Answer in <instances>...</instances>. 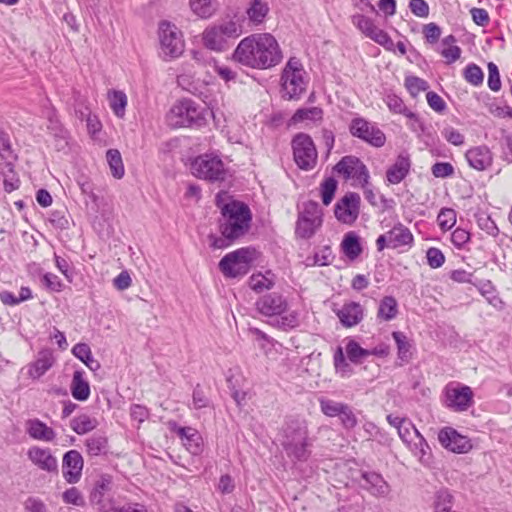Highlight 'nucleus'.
I'll list each match as a JSON object with an SVG mask.
<instances>
[{
	"label": "nucleus",
	"instance_id": "62",
	"mask_svg": "<svg viewBox=\"0 0 512 512\" xmlns=\"http://www.w3.org/2000/svg\"><path fill=\"white\" fill-rule=\"evenodd\" d=\"M426 99L429 107L435 112L442 113L446 109L445 101L436 92L428 91L426 94Z\"/></svg>",
	"mask_w": 512,
	"mask_h": 512
},
{
	"label": "nucleus",
	"instance_id": "8",
	"mask_svg": "<svg viewBox=\"0 0 512 512\" xmlns=\"http://www.w3.org/2000/svg\"><path fill=\"white\" fill-rule=\"evenodd\" d=\"M160 54L165 60L179 57L184 51V40L178 27L168 21L159 23Z\"/></svg>",
	"mask_w": 512,
	"mask_h": 512
},
{
	"label": "nucleus",
	"instance_id": "52",
	"mask_svg": "<svg viewBox=\"0 0 512 512\" xmlns=\"http://www.w3.org/2000/svg\"><path fill=\"white\" fill-rule=\"evenodd\" d=\"M337 189V181L333 177H329L321 184V197L324 205L328 206L335 195Z\"/></svg>",
	"mask_w": 512,
	"mask_h": 512
},
{
	"label": "nucleus",
	"instance_id": "33",
	"mask_svg": "<svg viewBox=\"0 0 512 512\" xmlns=\"http://www.w3.org/2000/svg\"><path fill=\"white\" fill-rule=\"evenodd\" d=\"M454 497L447 489L438 490L433 497L434 512H455L452 510Z\"/></svg>",
	"mask_w": 512,
	"mask_h": 512
},
{
	"label": "nucleus",
	"instance_id": "58",
	"mask_svg": "<svg viewBox=\"0 0 512 512\" xmlns=\"http://www.w3.org/2000/svg\"><path fill=\"white\" fill-rule=\"evenodd\" d=\"M408 446L411 448L413 454L420 460L424 458L430 449L429 445L421 434H419L415 440H413L412 444Z\"/></svg>",
	"mask_w": 512,
	"mask_h": 512
},
{
	"label": "nucleus",
	"instance_id": "32",
	"mask_svg": "<svg viewBox=\"0 0 512 512\" xmlns=\"http://www.w3.org/2000/svg\"><path fill=\"white\" fill-rule=\"evenodd\" d=\"M73 355L82 361L91 371H97L100 363L94 359L91 349L86 343H78L72 348Z\"/></svg>",
	"mask_w": 512,
	"mask_h": 512
},
{
	"label": "nucleus",
	"instance_id": "53",
	"mask_svg": "<svg viewBox=\"0 0 512 512\" xmlns=\"http://www.w3.org/2000/svg\"><path fill=\"white\" fill-rule=\"evenodd\" d=\"M210 405V400L206 396L204 390L200 386V384H197L192 393V405L191 407L194 409H202L206 408Z\"/></svg>",
	"mask_w": 512,
	"mask_h": 512
},
{
	"label": "nucleus",
	"instance_id": "22",
	"mask_svg": "<svg viewBox=\"0 0 512 512\" xmlns=\"http://www.w3.org/2000/svg\"><path fill=\"white\" fill-rule=\"evenodd\" d=\"M465 158L470 167L478 171L486 170L493 162L492 152L485 145L470 148L465 153Z\"/></svg>",
	"mask_w": 512,
	"mask_h": 512
},
{
	"label": "nucleus",
	"instance_id": "2",
	"mask_svg": "<svg viewBox=\"0 0 512 512\" xmlns=\"http://www.w3.org/2000/svg\"><path fill=\"white\" fill-rule=\"evenodd\" d=\"M279 441L292 462H306L310 458L312 439L304 418L287 417L279 431Z\"/></svg>",
	"mask_w": 512,
	"mask_h": 512
},
{
	"label": "nucleus",
	"instance_id": "54",
	"mask_svg": "<svg viewBox=\"0 0 512 512\" xmlns=\"http://www.w3.org/2000/svg\"><path fill=\"white\" fill-rule=\"evenodd\" d=\"M488 68V87L494 91L497 92L501 88V80H500V74L498 67L495 63L489 62L487 65Z\"/></svg>",
	"mask_w": 512,
	"mask_h": 512
},
{
	"label": "nucleus",
	"instance_id": "16",
	"mask_svg": "<svg viewBox=\"0 0 512 512\" xmlns=\"http://www.w3.org/2000/svg\"><path fill=\"white\" fill-rule=\"evenodd\" d=\"M360 196L357 193H347L335 205L336 218L345 224H351L356 221L359 215Z\"/></svg>",
	"mask_w": 512,
	"mask_h": 512
},
{
	"label": "nucleus",
	"instance_id": "19",
	"mask_svg": "<svg viewBox=\"0 0 512 512\" xmlns=\"http://www.w3.org/2000/svg\"><path fill=\"white\" fill-rule=\"evenodd\" d=\"M360 485L372 496L377 498H386L391 492L390 485L381 474L374 471L361 472Z\"/></svg>",
	"mask_w": 512,
	"mask_h": 512
},
{
	"label": "nucleus",
	"instance_id": "14",
	"mask_svg": "<svg viewBox=\"0 0 512 512\" xmlns=\"http://www.w3.org/2000/svg\"><path fill=\"white\" fill-rule=\"evenodd\" d=\"M349 131L352 136L374 147H382L386 142L385 134L375 124L362 117L352 119L349 125Z\"/></svg>",
	"mask_w": 512,
	"mask_h": 512
},
{
	"label": "nucleus",
	"instance_id": "9",
	"mask_svg": "<svg viewBox=\"0 0 512 512\" xmlns=\"http://www.w3.org/2000/svg\"><path fill=\"white\" fill-rule=\"evenodd\" d=\"M239 34V26L233 21H226L206 28L202 37L203 44L210 50L221 52L227 48L228 40Z\"/></svg>",
	"mask_w": 512,
	"mask_h": 512
},
{
	"label": "nucleus",
	"instance_id": "27",
	"mask_svg": "<svg viewBox=\"0 0 512 512\" xmlns=\"http://www.w3.org/2000/svg\"><path fill=\"white\" fill-rule=\"evenodd\" d=\"M389 248L397 249L403 246H412L414 238L413 234L402 223L396 224L391 230L387 232Z\"/></svg>",
	"mask_w": 512,
	"mask_h": 512
},
{
	"label": "nucleus",
	"instance_id": "50",
	"mask_svg": "<svg viewBox=\"0 0 512 512\" xmlns=\"http://www.w3.org/2000/svg\"><path fill=\"white\" fill-rule=\"evenodd\" d=\"M319 404H320L322 413L328 417L338 416L339 413H341V410L343 409V407L345 406L344 403L337 402V401L327 399V398H320Z\"/></svg>",
	"mask_w": 512,
	"mask_h": 512
},
{
	"label": "nucleus",
	"instance_id": "29",
	"mask_svg": "<svg viewBox=\"0 0 512 512\" xmlns=\"http://www.w3.org/2000/svg\"><path fill=\"white\" fill-rule=\"evenodd\" d=\"M83 370H76L70 385L71 394L78 401H86L90 396V385Z\"/></svg>",
	"mask_w": 512,
	"mask_h": 512
},
{
	"label": "nucleus",
	"instance_id": "60",
	"mask_svg": "<svg viewBox=\"0 0 512 512\" xmlns=\"http://www.w3.org/2000/svg\"><path fill=\"white\" fill-rule=\"evenodd\" d=\"M442 136L446 141L455 146H461L464 144V135L461 134L457 129L453 127H446L442 130Z\"/></svg>",
	"mask_w": 512,
	"mask_h": 512
},
{
	"label": "nucleus",
	"instance_id": "28",
	"mask_svg": "<svg viewBox=\"0 0 512 512\" xmlns=\"http://www.w3.org/2000/svg\"><path fill=\"white\" fill-rule=\"evenodd\" d=\"M54 364V357L51 351L43 350L38 354L37 359L28 365L27 373L32 379L43 376Z\"/></svg>",
	"mask_w": 512,
	"mask_h": 512
},
{
	"label": "nucleus",
	"instance_id": "7",
	"mask_svg": "<svg viewBox=\"0 0 512 512\" xmlns=\"http://www.w3.org/2000/svg\"><path fill=\"white\" fill-rule=\"evenodd\" d=\"M194 176L209 182H222L226 179L228 169L222 159L214 154H203L194 159L191 164Z\"/></svg>",
	"mask_w": 512,
	"mask_h": 512
},
{
	"label": "nucleus",
	"instance_id": "13",
	"mask_svg": "<svg viewBox=\"0 0 512 512\" xmlns=\"http://www.w3.org/2000/svg\"><path fill=\"white\" fill-rule=\"evenodd\" d=\"M334 171L342 175L345 180L352 179L361 187L368 186L369 184V171L366 165L356 156L348 155L335 165Z\"/></svg>",
	"mask_w": 512,
	"mask_h": 512
},
{
	"label": "nucleus",
	"instance_id": "42",
	"mask_svg": "<svg viewBox=\"0 0 512 512\" xmlns=\"http://www.w3.org/2000/svg\"><path fill=\"white\" fill-rule=\"evenodd\" d=\"M106 158L113 177L121 179L124 176V165L120 152L117 149H109Z\"/></svg>",
	"mask_w": 512,
	"mask_h": 512
},
{
	"label": "nucleus",
	"instance_id": "51",
	"mask_svg": "<svg viewBox=\"0 0 512 512\" xmlns=\"http://www.w3.org/2000/svg\"><path fill=\"white\" fill-rule=\"evenodd\" d=\"M397 431L401 440L407 445H411L413 440L420 434L409 420L400 425Z\"/></svg>",
	"mask_w": 512,
	"mask_h": 512
},
{
	"label": "nucleus",
	"instance_id": "48",
	"mask_svg": "<svg viewBox=\"0 0 512 512\" xmlns=\"http://www.w3.org/2000/svg\"><path fill=\"white\" fill-rule=\"evenodd\" d=\"M463 76L468 83L474 86L481 85L484 80L482 69L474 63H470L465 67Z\"/></svg>",
	"mask_w": 512,
	"mask_h": 512
},
{
	"label": "nucleus",
	"instance_id": "34",
	"mask_svg": "<svg viewBox=\"0 0 512 512\" xmlns=\"http://www.w3.org/2000/svg\"><path fill=\"white\" fill-rule=\"evenodd\" d=\"M112 485V478L109 475H101L95 482L94 487L90 494V500L93 503L100 504L103 501L104 495L110 491Z\"/></svg>",
	"mask_w": 512,
	"mask_h": 512
},
{
	"label": "nucleus",
	"instance_id": "17",
	"mask_svg": "<svg viewBox=\"0 0 512 512\" xmlns=\"http://www.w3.org/2000/svg\"><path fill=\"white\" fill-rule=\"evenodd\" d=\"M440 444L451 452L462 454L472 449L470 439L461 435L452 427H445L438 433Z\"/></svg>",
	"mask_w": 512,
	"mask_h": 512
},
{
	"label": "nucleus",
	"instance_id": "1",
	"mask_svg": "<svg viewBox=\"0 0 512 512\" xmlns=\"http://www.w3.org/2000/svg\"><path fill=\"white\" fill-rule=\"evenodd\" d=\"M232 59L245 67L267 70L279 65L283 53L277 39L270 33H255L243 38Z\"/></svg>",
	"mask_w": 512,
	"mask_h": 512
},
{
	"label": "nucleus",
	"instance_id": "63",
	"mask_svg": "<svg viewBox=\"0 0 512 512\" xmlns=\"http://www.w3.org/2000/svg\"><path fill=\"white\" fill-rule=\"evenodd\" d=\"M478 226L485 231L487 234L491 236H497L499 233V229L496 226L495 222L487 215H480L477 218Z\"/></svg>",
	"mask_w": 512,
	"mask_h": 512
},
{
	"label": "nucleus",
	"instance_id": "24",
	"mask_svg": "<svg viewBox=\"0 0 512 512\" xmlns=\"http://www.w3.org/2000/svg\"><path fill=\"white\" fill-rule=\"evenodd\" d=\"M26 433L34 440L52 442L55 437V431L46 425L43 421L34 418L25 422Z\"/></svg>",
	"mask_w": 512,
	"mask_h": 512
},
{
	"label": "nucleus",
	"instance_id": "56",
	"mask_svg": "<svg viewBox=\"0 0 512 512\" xmlns=\"http://www.w3.org/2000/svg\"><path fill=\"white\" fill-rule=\"evenodd\" d=\"M431 172L436 178H448L454 175V167L448 162H436L431 167Z\"/></svg>",
	"mask_w": 512,
	"mask_h": 512
},
{
	"label": "nucleus",
	"instance_id": "46",
	"mask_svg": "<svg viewBox=\"0 0 512 512\" xmlns=\"http://www.w3.org/2000/svg\"><path fill=\"white\" fill-rule=\"evenodd\" d=\"M393 339L397 344L398 357L404 362H407L411 357V345L407 341V337L404 333L395 331L392 333Z\"/></svg>",
	"mask_w": 512,
	"mask_h": 512
},
{
	"label": "nucleus",
	"instance_id": "37",
	"mask_svg": "<svg viewBox=\"0 0 512 512\" xmlns=\"http://www.w3.org/2000/svg\"><path fill=\"white\" fill-rule=\"evenodd\" d=\"M108 100L110 108L114 114L122 118L125 115V109L127 106V96L123 91L112 90L108 92Z\"/></svg>",
	"mask_w": 512,
	"mask_h": 512
},
{
	"label": "nucleus",
	"instance_id": "36",
	"mask_svg": "<svg viewBox=\"0 0 512 512\" xmlns=\"http://www.w3.org/2000/svg\"><path fill=\"white\" fill-rule=\"evenodd\" d=\"M398 313V304L393 296H385L379 304L378 318L384 321H390L396 317Z\"/></svg>",
	"mask_w": 512,
	"mask_h": 512
},
{
	"label": "nucleus",
	"instance_id": "15",
	"mask_svg": "<svg viewBox=\"0 0 512 512\" xmlns=\"http://www.w3.org/2000/svg\"><path fill=\"white\" fill-rule=\"evenodd\" d=\"M473 403V392L469 386L449 384L445 388V404L456 412L466 411Z\"/></svg>",
	"mask_w": 512,
	"mask_h": 512
},
{
	"label": "nucleus",
	"instance_id": "31",
	"mask_svg": "<svg viewBox=\"0 0 512 512\" xmlns=\"http://www.w3.org/2000/svg\"><path fill=\"white\" fill-rule=\"evenodd\" d=\"M323 118V110L320 107L297 109L289 121V125H295L303 121L318 122Z\"/></svg>",
	"mask_w": 512,
	"mask_h": 512
},
{
	"label": "nucleus",
	"instance_id": "25",
	"mask_svg": "<svg viewBox=\"0 0 512 512\" xmlns=\"http://www.w3.org/2000/svg\"><path fill=\"white\" fill-rule=\"evenodd\" d=\"M177 435L181 438L184 446L192 455H199L203 451V439L199 432L191 427H180Z\"/></svg>",
	"mask_w": 512,
	"mask_h": 512
},
{
	"label": "nucleus",
	"instance_id": "57",
	"mask_svg": "<svg viewBox=\"0 0 512 512\" xmlns=\"http://www.w3.org/2000/svg\"><path fill=\"white\" fill-rule=\"evenodd\" d=\"M352 24L359 29L365 36L372 29L375 24L374 21L363 15V14H355L351 18Z\"/></svg>",
	"mask_w": 512,
	"mask_h": 512
},
{
	"label": "nucleus",
	"instance_id": "5",
	"mask_svg": "<svg viewBox=\"0 0 512 512\" xmlns=\"http://www.w3.org/2000/svg\"><path fill=\"white\" fill-rule=\"evenodd\" d=\"M208 111L191 99L176 102L167 115L171 127L200 128L207 122Z\"/></svg>",
	"mask_w": 512,
	"mask_h": 512
},
{
	"label": "nucleus",
	"instance_id": "38",
	"mask_svg": "<svg viewBox=\"0 0 512 512\" xmlns=\"http://www.w3.org/2000/svg\"><path fill=\"white\" fill-rule=\"evenodd\" d=\"M87 453L90 456H99L107 452V438L101 434H93L85 441Z\"/></svg>",
	"mask_w": 512,
	"mask_h": 512
},
{
	"label": "nucleus",
	"instance_id": "30",
	"mask_svg": "<svg viewBox=\"0 0 512 512\" xmlns=\"http://www.w3.org/2000/svg\"><path fill=\"white\" fill-rule=\"evenodd\" d=\"M341 248L346 257L350 260L356 259L362 253L359 236L351 231L345 234Z\"/></svg>",
	"mask_w": 512,
	"mask_h": 512
},
{
	"label": "nucleus",
	"instance_id": "11",
	"mask_svg": "<svg viewBox=\"0 0 512 512\" xmlns=\"http://www.w3.org/2000/svg\"><path fill=\"white\" fill-rule=\"evenodd\" d=\"M294 160L302 170H311L317 163V150L312 138L304 133L297 134L292 140Z\"/></svg>",
	"mask_w": 512,
	"mask_h": 512
},
{
	"label": "nucleus",
	"instance_id": "61",
	"mask_svg": "<svg viewBox=\"0 0 512 512\" xmlns=\"http://www.w3.org/2000/svg\"><path fill=\"white\" fill-rule=\"evenodd\" d=\"M338 417L340 418L343 426L347 429L354 428L357 424V418L353 413L351 407L347 404H345V406L341 410V413H339Z\"/></svg>",
	"mask_w": 512,
	"mask_h": 512
},
{
	"label": "nucleus",
	"instance_id": "41",
	"mask_svg": "<svg viewBox=\"0 0 512 512\" xmlns=\"http://www.w3.org/2000/svg\"><path fill=\"white\" fill-rule=\"evenodd\" d=\"M271 275V272H267L266 274H253L249 278V287L257 293L271 289L274 286Z\"/></svg>",
	"mask_w": 512,
	"mask_h": 512
},
{
	"label": "nucleus",
	"instance_id": "43",
	"mask_svg": "<svg viewBox=\"0 0 512 512\" xmlns=\"http://www.w3.org/2000/svg\"><path fill=\"white\" fill-rule=\"evenodd\" d=\"M348 359L355 364L361 363L369 356V349L362 348L358 342L349 339L345 346Z\"/></svg>",
	"mask_w": 512,
	"mask_h": 512
},
{
	"label": "nucleus",
	"instance_id": "23",
	"mask_svg": "<svg viewBox=\"0 0 512 512\" xmlns=\"http://www.w3.org/2000/svg\"><path fill=\"white\" fill-rule=\"evenodd\" d=\"M411 160L407 153H400L395 162L387 169L386 179L390 184H399L409 174Z\"/></svg>",
	"mask_w": 512,
	"mask_h": 512
},
{
	"label": "nucleus",
	"instance_id": "35",
	"mask_svg": "<svg viewBox=\"0 0 512 512\" xmlns=\"http://www.w3.org/2000/svg\"><path fill=\"white\" fill-rule=\"evenodd\" d=\"M97 425L98 421L86 414L74 417L70 422L71 429L78 435H83L94 430Z\"/></svg>",
	"mask_w": 512,
	"mask_h": 512
},
{
	"label": "nucleus",
	"instance_id": "4",
	"mask_svg": "<svg viewBox=\"0 0 512 512\" xmlns=\"http://www.w3.org/2000/svg\"><path fill=\"white\" fill-rule=\"evenodd\" d=\"M252 213L247 204L232 200L221 207L219 228L227 238H240L250 229Z\"/></svg>",
	"mask_w": 512,
	"mask_h": 512
},
{
	"label": "nucleus",
	"instance_id": "6",
	"mask_svg": "<svg viewBox=\"0 0 512 512\" xmlns=\"http://www.w3.org/2000/svg\"><path fill=\"white\" fill-rule=\"evenodd\" d=\"M304 74L301 61L296 57L289 58L281 74V86L285 98L298 99L306 90Z\"/></svg>",
	"mask_w": 512,
	"mask_h": 512
},
{
	"label": "nucleus",
	"instance_id": "20",
	"mask_svg": "<svg viewBox=\"0 0 512 512\" xmlns=\"http://www.w3.org/2000/svg\"><path fill=\"white\" fill-rule=\"evenodd\" d=\"M84 460L77 450H69L63 456L62 472L65 480L74 484L77 483L82 475Z\"/></svg>",
	"mask_w": 512,
	"mask_h": 512
},
{
	"label": "nucleus",
	"instance_id": "45",
	"mask_svg": "<svg viewBox=\"0 0 512 512\" xmlns=\"http://www.w3.org/2000/svg\"><path fill=\"white\" fill-rule=\"evenodd\" d=\"M404 85L412 97H417L420 92L427 91L429 84L426 80L417 76H406Z\"/></svg>",
	"mask_w": 512,
	"mask_h": 512
},
{
	"label": "nucleus",
	"instance_id": "55",
	"mask_svg": "<svg viewBox=\"0 0 512 512\" xmlns=\"http://www.w3.org/2000/svg\"><path fill=\"white\" fill-rule=\"evenodd\" d=\"M426 258L428 265L433 269L440 268L445 262L443 252L435 247H431L427 250Z\"/></svg>",
	"mask_w": 512,
	"mask_h": 512
},
{
	"label": "nucleus",
	"instance_id": "59",
	"mask_svg": "<svg viewBox=\"0 0 512 512\" xmlns=\"http://www.w3.org/2000/svg\"><path fill=\"white\" fill-rule=\"evenodd\" d=\"M42 283L46 289L52 292H60L63 289L61 279L52 273H45L42 277Z\"/></svg>",
	"mask_w": 512,
	"mask_h": 512
},
{
	"label": "nucleus",
	"instance_id": "64",
	"mask_svg": "<svg viewBox=\"0 0 512 512\" xmlns=\"http://www.w3.org/2000/svg\"><path fill=\"white\" fill-rule=\"evenodd\" d=\"M503 159L512 163V133H505L501 139Z\"/></svg>",
	"mask_w": 512,
	"mask_h": 512
},
{
	"label": "nucleus",
	"instance_id": "26",
	"mask_svg": "<svg viewBox=\"0 0 512 512\" xmlns=\"http://www.w3.org/2000/svg\"><path fill=\"white\" fill-rule=\"evenodd\" d=\"M384 102L386 103L389 110L396 114H402L409 118L410 120H413L412 128L416 130V125L423 130V123L419 120L418 116L410 111L403 100L397 96L396 94H387L384 98Z\"/></svg>",
	"mask_w": 512,
	"mask_h": 512
},
{
	"label": "nucleus",
	"instance_id": "47",
	"mask_svg": "<svg viewBox=\"0 0 512 512\" xmlns=\"http://www.w3.org/2000/svg\"><path fill=\"white\" fill-rule=\"evenodd\" d=\"M366 37L370 38L386 49H392L394 45L388 33L380 29L376 24L373 25L372 29L367 33Z\"/></svg>",
	"mask_w": 512,
	"mask_h": 512
},
{
	"label": "nucleus",
	"instance_id": "49",
	"mask_svg": "<svg viewBox=\"0 0 512 512\" xmlns=\"http://www.w3.org/2000/svg\"><path fill=\"white\" fill-rule=\"evenodd\" d=\"M441 230L448 231L456 224V211L452 208H442L437 216Z\"/></svg>",
	"mask_w": 512,
	"mask_h": 512
},
{
	"label": "nucleus",
	"instance_id": "18",
	"mask_svg": "<svg viewBox=\"0 0 512 512\" xmlns=\"http://www.w3.org/2000/svg\"><path fill=\"white\" fill-rule=\"evenodd\" d=\"M339 322L345 328L357 326L364 319V307L355 301H346L339 308H333Z\"/></svg>",
	"mask_w": 512,
	"mask_h": 512
},
{
	"label": "nucleus",
	"instance_id": "40",
	"mask_svg": "<svg viewBox=\"0 0 512 512\" xmlns=\"http://www.w3.org/2000/svg\"><path fill=\"white\" fill-rule=\"evenodd\" d=\"M268 12V4L262 0H251L250 6L247 9V15L250 21L255 24L262 23Z\"/></svg>",
	"mask_w": 512,
	"mask_h": 512
},
{
	"label": "nucleus",
	"instance_id": "21",
	"mask_svg": "<svg viewBox=\"0 0 512 512\" xmlns=\"http://www.w3.org/2000/svg\"><path fill=\"white\" fill-rule=\"evenodd\" d=\"M27 457L35 466L43 471L49 473H56L58 471V461L52 455L49 448L33 446L27 451Z\"/></svg>",
	"mask_w": 512,
	"mask_h": 512
},
{
	"label": "nucleus",
	"instance_id": "39",
	"mask_svg": "<svg viewBox=\"0 0 512 512\" xmlns=\"http://www.w3.org/2000/svg\"><path fill=\"white\" fill-rule=\"evenodd\" d=\"M48 120V130L53 134L55 138L58 139V149H63L67 145V131L63 128L54 112L49 114Z\"/></svg>",
	"mask_w": 512,
	"mask_h": 512
},
{
	"label": "nucleus",
	"instance_id": "12",
	"mask_svg": "<svg viewBox=\"0 0 512 512\" xmlns=\"http://www.w3.org/2000/svg\"><path fill=\"white\" fill-rule=\"evenodd\" d=\"M252 261L251 252L248 248H240L226 254L219 262V269L224 276L236 278L248 272L249 263Z\"/></svg>",
	"mask_w": 512,
	"mask_h": 512
},
{
	"label": "nucleus",
	"instance_id": "10",
	"mask_svg": "<svg viewBox=\"0 0 512 512\" xmlns=\"http://www.w3.org/2000/svg\"><path fill=\"white\" fill-rule=\"evenodd\" d=\"M322 225V211L315 201L303 203L302 210L298 213L295 234L302 239L311 238Z\"/></svg>",
	"mask_w": 512,
	"mask_h": 512
},
{
	"label": "nucleus",
	"instance_id": "44",
	"mask_svg": "<svg viewBox=\"0 0 512 512\" xmlns=\"http://www.w3.org/2000/svg\"><path fill=\"white\" fill-rule=\"evenodd\" d=\"M190 7L201 18L211 17L216 10L214 0H190Z\"/></svg>",
	"mask_w": 512,
	"mask_h": 512
},
{
	"label": "nucleus",
	"instance_id": "3",
	"mask_svg": "<svg viewBox=\"0 0 512 512\" xmlns=\"http://www.w3.org/2000/svg\"><path fill=\"white\" fill-rule=\"evenodd\" d=\"M257 311L263 316L272 318V325L288 331L299 325V314L296 311L287 312V299L278 292H270L259 297L256 301Z\"/></svg>",
	"mask_w": 512,
	"mask_h": 512
}]
</instances>
